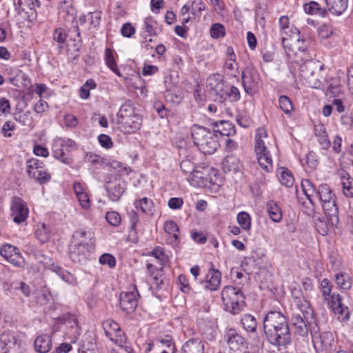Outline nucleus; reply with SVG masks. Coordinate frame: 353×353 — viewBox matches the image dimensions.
<instances>
[{
    "mask_svg": "<svg viewBox=\"0 0 353 353\" xmlns=\"http://www.w3.org/2000/svg\"><path fill=\"white\" fill-rule=\"evenodd\" d=\"M216 125L219 127L216 131L223 136L229 137L236 133L234 126L229 121H221L219 125L217 123Z\"/></svg>",
    "mask_w": 353,
    "mask_h": 353,
    "instance_id": "79ce46f5",
    "label": "nucleus"
},
{
    "mask_svg": "<svg viewBox=\"0 0 353 353\" xmlns=\"http://www.w3.org/2000/svg\"><path fill=\"white\" fill-rule=\"evenodd\" d=\"M264 334L268 341L276 347L286 346L291 342L289 325L280 312L270 311L263 319Z\"/></svg>",
    "mask_w": 353,
    "mask_h": 353,
    "instance_id": "f257e3e1",
    "label": "nucleus"
},
{
    "mask_svg": "<svg viewBox=\"0 0 353 353\" xmlns=\"http://www.w3.org/2000/svg\"><path fill=\"white\" fill-rule=\"evenodd\" d=\"M279 25L281 29V41L283 48L285 49V54L289 59H292L296 57H299V54L296 52H294V49L291 48V44L289 43V39L284 35L287 34V32L285 31L286 28H288L289 25V19L286 16H282L279 19Z\"/></svg>",
    "mask_w": 353,
    "mask_h": 353,
    "instance_id": "2eb2a0df",
    "label": "nucleus"
},
{
    "mask_svg": "<svg viewBox=\"0 0 353 353\" xmlns=\"http://www.w3.org/2000/svg\"><path fill=\"white\" fill-rule=\"evenodd\" d=\"M103 327L104 329L105 335L108 337H112L114 333L121 330L119 324L117 322L110 319L105 321L103 323Z\"/></svg>",
    "mask_w": 353,
    "mask_h": 353,
    "instance_id": "09e8293b",
    "label": "nucleus"
},
{
    "mask_svg": "<svg viewBox=\"0 0 353 353\" xmlns=\"http://www.w3.org/2000/svg\"><path fill=\"white\" fill-rule=\"evenodd\" d=\"M331 307L334 313L337 315L338 319L341 321H345L349 319L350 310L342 303L341 297L339 294H333L331 296Z\"/></svg>",
    "mask_w": 353,
    "mask_h": 353,
    "instance_id": "f3484780",
    "label": "nucleus"
},
{
    "mask_svg": "<svg viewBox=\"0 0 353 353\" xmlns=\"http://www.w3.org/2000/svg\"><path fill=\"white\" fill-rule=\"evenodd\" d=\"M165 97L167 101L173 103L179 104L184 97V92L181 89L175 88L172 91H166Z\"/></svg>",
    "mask_w": 353,
    "mask_h": 353,
    "instance_id": "4c0bfd02",
    "label": "nucleus"
},
{
    "mask_svg": "<svg viewBox=\"0 0 353 353\" xmlns=\"http://www.w3.org/2000/svg\"><path fill=\"white\" fill-rule=\"evenodd\" d=\"M227 99H230L231 101H236L240 99V92L237 88L235 86H231L229 91L225 89L223 94V97L220 102L225 101Z\"/></svg>",
    "mask_w": 353,
    "mask_h": 353,
    "instance_id": "8fccbe9b",
    "label": "nucleus"
},
{
    "mask_svg": "<svg viewBox=\"0 0 353 353\" xmlns=\"http://www.w3.org/2000/svg\"><path fill=\"white\" fill-rule=\"evenodd\" d=\"M259 261V259H256L254 256L245 258L241 263L243 270L248 274L256 272L261 268Z\"/></svg>",
    "mask_w": 353,
    "mask_h": 353,
    "instance_id": "bb28decb",
    "label": "nucleus"
},
{
    "mask_svg": "<svg viewBox=\"0 0 353 353\" xmlns=\"http://www.w3.org/2000/svg\"><path fill=\"white\" fill-rule=\"evenodd\" d=\"M266 136L267 133L264 129H259L257 130L255 136L256 143L254 146V150L256 154H259L266 150L263 140L262 139V137H265Z\"/></svg>",
    "mask_w": 353,
    "mask_h": 353,
    "instance_id": "a19ab883",
    "label": "nucleus"
},
{
    "mask_svg": "<svg viewBox=\"0 0 353 353\" xmlns=\"http://www.w3.org/2000/svg\"><path fill=\"white\" fill-rule=\"evenodd\" d=\"M31 178H33L40 184L45 183L50 181V174L46 170H43V168L40 169L37 173L34 176H32Z\"/></svg>",
    "mask_w": 353,
    "mask_h": 353,
    "instance_id": "680f3d73",
    "label": "nucleus"
},
{
    "mask_svg": "<svg viewBox=\"0 0 353 353\" xmlns=\"http://www.w3.org/2000/svg\"><path fill=\"white\" fill-rule=\"evenodd\" d=\"M50 270L52 272H55L57 274H58L61 279H63L65 282L68 283V284L72 285H77L78 282L77 278L70 273L69 272L63 270L62 268L59 267V265L52 263L49 266Z\"/></svg>",
    "mask_w": 353,
    "mask_h": 353,
    "instance_id": "393cba45",
    "label": "nucleus"
},
{
    "mask_svg": "<svg viewBox=\"0 0 353 353\" xmlns=\"http://www.w3.org/2000/svg\"><path fill=\"white\" fill-rule=\"evenodd\" d=\"M100 263L103 265H108L110 268L115 266L116 260L115 258L110 254H103L99 258Z\"/></svg>",
    "mask_w": 353,
    "mask_h": 353,
    "instance_id": "338daca9",
    "label": "nucleus"
},
{
    "mask_svg": "<svg viewBox=\"0 0 353 353\" xmlns=\"http://www.w3.org/2000/svg\"><path fill=\"white\" fill-rule=\"evenodd\" d=\"M108 196L112 201H118L125 190L123 181L120 179L108 181L105 185Z\"/></svg>",
    "mask_w": 353,
    "mask_h": 353,
    "instance_id": "dca6fc26",
    "label": "nucleus"
},
{
    "mask_svg": "<svg viewBox=\"0 0 353 353\" xmlns=\"http://www.w3.org/2000/svg\"><path fill=\"white\" fill-rule=\"evenodd\" d=\"M221 298L225 310L234 314H238L245 306L243 292L233 286L224 287L221 292Z\"/></svg>",
    "mask_w": 353,
    "mask_h": 353,
    "instance_id": "20e7f679",
    "label": "nucleus"
},
{
    "mask_svg": "<svg viewBox=\"0 0 353 353\" xmlns=\"http://www.w3.org/2000/svg\"><path fill=\"white\" fill-rule=\"evenodd\" d=\"M222 166L225 172H236L239 170V161L234 156H227L222 161Z\"/></svg>",
    "mask_w": 353,
    "mask_h": 353,
    "instance_id": "2f4dec72",
    "label": "nucleus"
},
{
    "mask_svg": "<svg viewBox=\"0 0 353 353\" xmlns=\"http://www.w3.org/2000/svg\"><path fill=\"white\" fill-rule=\"evenodd\" d=\"M323 69V64L316 59H308L300 66V74L309 86H315L318 81L312 77Z\"/></svg>",
    "mask_w": 353,
    "mask_h": 353,
    "instance_id": "39448f33",
    "label": "nucleus"
},
{
    "mask_svg": "<svg viewBox=\"0 0 353 353\" xmlns=\"http://www.w3.org/2000/svg\"><path fill=\"white\" fill-rule=\"evenodd\" d=\"M256 156L260 166L266 172H270L272 169V161L269 152L266 150Z\"/></svg>",
    "mask_w": 353,
    "mask_h": 353,
    "instance_id": "c9c22d12",
    "label": "nucleus"
},
{
    "mask_svg": "<svg viewBox=\"0 0 353 353\" xmlns=\"http://www.w3.org/2000/svg\"><path fill=\"white\" fill-rule=\"evenodd\" d=\"M336 283L341 288L348 290L351 288L350 278L347 274H338L336 275Z\"/></svg>",
    "mask_w": 353,
    "mask_h": 353,
    "instance_id": "603ef678",
    "label": "nucleus"
},
{
    "mask_svg": "<svg viewBox=\"0 0 353 353\" xmlns=\"http://www.w3.org/2000/svg\"><path fill=\"white\" fill-rule=\"evenodd\" d=\"M117 123L123 132L134 133L140 129L142 125V118L140 114H138L122 120H117Z\"/></svg>",
    "mask_w": 353,
    "mask_h": 353,
    "instance_id": "4468645a",
    "label": "nucleus"
},
{
    "mask_svg": "<svg viewBox=\"0 0 353 353\" xmlns=\"http://www.w3.org/2000/svg\"><path fill=\"white\" fill-rule=\"evenodd\" d=\"M191 133L194 145L203 153L211 154L217 150L219 144L215 132L199 125H194Z\"/></svg>",
    "mask_w": 353,
    "mask_h": 353,
    "instance_id": "7ed1b4c3",
    "label": "nucleus"
},
{
    "mask_svg": "<svg viewBox=\"0 0 353 353\" xmlns=\"http://www.w3.org/2000/svg\"><path fill=\"white\" fill-rule=\"evenodd\" d=\"M206 281L203 282L204 283V288L210 291H215L219 288L221 280V273L218 270L211 268L206 276Z\"/></svg>",
    "mask_w": 353,
    "mask_h": 353,
    "instance_id": "a211bd4d",
    "label": "nucleus"
},
{
    "mask_svg": "<svg viewBox=\"0 0 353 353\" xmlns=\"http://www.w3.org/2000/svg\"><path fill=\"white\" fill-rule=\"evenodd\" d=\"M311 335L314 346L319 345L321 347H326L327 345H330L329 341H326L325 339H328L329 337H331L332 334L330 333H324L323 334H321L316 330H314V332H312Z\"/></svg>",
    "mask_w": 353,
    "mask_h": 353,
    "instance_id": "ea45409f",
    "label": "nucleus"
},
{
    "mask_svg": "<svg viewBox=\"0 0 353 353\" xmlns=\"http://www.w3.org/2000/svg\"><path fill=\"white\" fill-rule=\"evenodd\" d=\"M53 39L59 44V48H62V45L65 43L66 39L65 30L62 28H57L54 31Z\"/></svg>",
    "mask_w": 353,
    "mask_h": 353,
    "instance_id": "0e129e2a",
    "label": "nucleus"
},
{
    "mask_svg": "<svg viewBox=\"0 0 353 353\" xmlns=\"http://www.w3.org/2000/svg\"><path fill=\"white\" fill-rule=\"evenodd\" d=\"M241 79L244 90L248 94H252L257 92L259 76L254 70L245 68L241 72Z\"/></svg>",
    "mask_w": 353,
    "mask_h": 353,
    "instance_id": "9d476101",
    "label": "nucleus"
},
{
    "mask_svg": "<svg viewBox=\"0 0 353 353\" xmlns=\"http://www.w3.org/2000/svg\"><path fill=\"white\" fill-rule=\"evenodd\" d=\"M56 146L66 148L68 150L76 148V143L72 139H56Z\"/></svg>",
    "mask_w": 353,
    "mask_h": 353,
    "instance_id": "69168bd1",
    "label": "nucleus"
},
{
    "mask_svg": "<svg viewBox=\"0 0 353 353\" xmlns=\"http://www.w3.org/2000/svg\"><path fill=\"white\" fill-rule=\"evenodd\" d=\"M34 350L39 353H47L52 347L51 338L48 334L38 336L34 343Z\"/></svg>",
    "mask_w": 353,
    "mask_h": 353,
    "instance_id": "4be33fe9",
    "label": "nucleus"
},
{
    "mask_svg": "<svg viewBox=\"0 0 353 353\" xmlns=\"http://www.w3.org/2000/svg\"><path fill=\"white\" fill-rule=\"evenodd\" d=\"M2 353H23L21 342L10 332H3L0 335Z\"/></svg>",
    "mask_w": 353,
    "mask_h": 353,
    "instance_id": "0eeeda50",
    "label": "nucleus"
},
{
    "mask_svg": "<svg viewBox=\"0 0 353 353\" xmlns=\"http://www.w3.org/2000/svg\"><path fill=\"white\" fill-rule=\"evenodd\" d=\"M105 219L107 221L113 226L119 225L121 221V217L120 214L114 211L107 212Z\"/></svg>",
    "mask_w": 353,
    "mask_h": 353,
    "instance_id": "bf43d9fd",
    "label": "nucleus"
},
{
    "mask_svg": "<svg viewBox=\"0 0 353 353\" xmlns=\"http://www.w3.org/2000/svg\"><path fill=\"white\" fill-rule=\"evenodd\" d=\"M327 10L334 15H341L347 7V0H325Z\"/></svg>",
    "mask_w": 353,
    "mask_h": 353,
    "instance_id": "a878e982",
    "label": "nucleus"
},
{
    "mask_svg": "<svg viewBox=\"0 0 353 353\" xmlns=\"http://www.w3.org/2000/svg\"><path fill=\"white\" fill-rule=\"evenodd\" d=\"M136 208L140 206L143 212L147 214H153L154 212V203L152 200L147 198H143L139 201L135 202Z\"/></svg>",
    "mask_w": 353,
    "mask_h": 353,
    "instance_id": "49530a36",
    "label": "nucleus"
},
{
    "mask_svg": "<svg viewBox=\"0 0 353 353\" xmlns=\"http://www.w3.org/2000/svg\"><path fill=\"white\" fill-rule=\"evenodd\" d=\"M63 148L64 147L56 146L55 139L52 146L53 155L56 159L60 160L62 163L65 164H70L72 163V159L68 156L65 157Z\"/></svg>",
    "mask_w": 353,
    "mask_h": 353,
    "instance_id": "c03bdc74",
    "label": "nucleus"
},
{
    "mask_svg": "<svg viewBox=\"0 0 353 353\" xmlns=\"http://www.w3.org/2000/svg\"><path fill=\"white\" fill-rule=\"evenodd\" d=\"M18 248L10 244H6L0 248V254L6 260L12 255L17 253Z\"/></svg>",
    "mask_w": 353,
    "mask_h": 353,
    "instance_id": "864d4df0",
    "label": "nucleus"
},
{
    "mask_svg": "<svg viewBox=\"0 0 353 353\" xmlns=\"http://www.w3.org/2000/svg\"><path fill=\"white\" fill-rule=\"evenodd\" d=\"M155 24L156 21L151 17L146 18L144 21L143 28L150 36L157 34Z\"/></svg>",
    "mask_w": 353,
    "mask_h": 353,
    "instance_id": "e2e57ef3",
    "label": "nucleus"
},
{
    "mask_svg": "<svg viewBox=\"0 0 353 353\" xmlns=\"http://www.w3.org/2000/svg\"><path fill=\"white\" fill-rule=\"evenodd\" d=\"M105 62L108 68L114 72L118 77H121V74L117 66L116 61L113 57L112 50L107 48L105 52Z\"/></svg>",
    "mask_w": 353,
    "mask_h": 353,
    "instance_id": "a18cd8bd",
    "label": "nucleus"
},
{
    "mask_svg": "<svg viewBox=\"0 0 353 353\" xmlns=\"http://www.w3.org/2000/svg\"><path fill=\"white\" fill-rule=\"evenodd\" d=\"M207 88L216 96L215 101H221L225 89L222 77L219 74L210 75L207 79Z\"/></svg>",
    "mask_w": 353,
    "mask_h": 353,
    "instance_id": "f8f14e48",
    "label": "nucleus"
},
{
    "mask_svg": "<svg viewBox=\"0 0 353 353\" xmlns=\"http://www.w3.org/2000/svg\"><path fill=\"white\" fill-rule=\"evenodd\" d=\"M301 188L307 199L310 201V203L313 205L312 196L316 192L314 184L308 179H303L301 181Z\"/></svg>",
    "mask_w": 353,
    "mask_h": 353,
    "instance_id": "37998d69",
    "label": "nucleus"
},
{
    "mask_svg": "<svg viewBox=\"0 0 353 353\" xmlns=\"http://www.w3.org/2000/svg\"><path fill=\"white\" fill-rule=\"evenodd\" d=\"M210 34L212 38L219 39L225 35V28L221 23H215L210 28Z\"/></svg>",
    "mask_w": 353,
    "mask_h": 353,
    "instance_id": "6e6d98bb",
    "label": "nucleus"
},
{
    "mask_svg": "<svg viewBox=\"0 0 353 353\" xmlns=\"http://www.w3.org/2000/svg\"><path fill=\"white\" fill-rule=\"evenodd\" d=\"M138 114H139L136 113L134 111V107L132 102L130 100H128L121 105L119 110L117 112V120H122Z\"/></svg>",
    "mask_w": 353,
    "mask_h": 353,
    "instance_id": "c85d7f7f",
    "label": "nucleus"
},
{
    "mask_svg": "<svg viewBox=\"0 0 353 353\" xmlns=\"http://www.w3.org/2000/svg\"><path fill=\"white\" fill-rule=\"evenodd\" d=\"M267 210L270 219L276 223L280 222L282 219V212L278 204L274 201L267 203Z\"/></svg>",
    "mask_w": 353,
    "mask_h": 353,
    "instance_id": "7c9ffc66",
    "label": "nucleus"
},
{
    "mask_svg": "<svg viewBox=\"0 0 353 353\" xmlns=\"http://www.w3.org/2000/svg\"><path fill=\"white\" fill-rule=\"evenodd\" d=\"M291 323L294 329L295 334L301 336H307L309 331L312 334V332L316 327L314 319H312V321H307L306 317H302L300 314H292Z\"/></svg>",
    "mask_w": 353,
    "mask_h": 353,
    "instance_id": "423d86ee",
    "label": "nucleus"
},
{
    "mask_svg": "<svg viewBox=\"0 0 353 353\" xmlns=\"http://www.w3.org/2000/svg\"><path fill=\"white\" fill-rule=\"evenodd\" d=\"M164 230L169 235L167 241L172 245H176L179 242V228L173 221H167L164 223Z\"/></svg>",
    "mask_w": 353,
    "mask_h": 353,
    "instance_id": "412c9836",
    "label": "nucleus"
},
{
    "mask_svg": "<svg viewBox=\"0 0 353 353\" xmlns=\"http://www.w3.org/2000/svg\"><path fill=\"white\" fill-rule=\"evenodd\" d=\"M137 291L121 292L120 294V307L127 314L133 312L137 307Z\"/></svg>",
    "mask_w": 353,
    "mask_h": 353,
    "instance_id": "ddd939ff",
    "label": "nucleus"
},
{
    "mask_svg": "<svg viewBox=\"0 0 353 353\" xmlns=\"http://www.w3.org/2000/svg\"><path fill=\"white\" fill-rule=\"evenodd\" d=\"M11 216L14 223L19 224L24 222L29 214L26 203L19 197H14L10 206Z\"/></svg>",
    "mask_w": 353,
    "mask_h": 353,
    "instance_id": "1a4fd4ad",
    "label": "nucleus"
},
{
    "mask_svg": "<svg viewBox=\"0 0 353 353\" xmlns=\"http://www.w3.org/2000/svg\"><path fill=\"white\" fill-rule=\"evenodd\" d=\"M225 338L230 348L234 351L241 350L243 347L244 339L237 334L234 329L228 330L225 335Z\"/></svg>",
    "mask_w": 353,
    "mask_h": 353,
    "instance_id": "6ab92c4d",
    "label": "nucleus"
},
{
    "mask_svg": "<svg viewBox=\"0 0 353 353\" xmlns=\"http://www.w3.org/2000/svg\"><path fill=\"white\" fill-rule=\"evenodd\" d=\"M152 255L159 261V263L162 265L165 264L168 261V256L164 253L163 248L160 247L155 248L152 251Z\"/></svg>",
    "mask_w": 353,
    "mask_h": 353,
    "instance_id": "4d7b16f0",
    "label": "nucleus"
},
{
    "mask_svg": "<svg viewBox=\"0 0 353 353\" xmlns=\"http://www.w3.org/2000/svg\"><path fill=\"white\" fill-rule=\"evenodd\" d=\"M108 338L119 347L124 345L128 342L125 334L121 330L114 333L112 337L109 336Z\"/></svg>",
    "mask_w": 353,
    "mask_h": 353,
    "instance_id": "13d9d810",
    "label": "nucleus"
},
{
    "mask_svg": "<svg viewBox=\"0 0 353 353\" xmlns=\"http://www.w3.org/2000/svg\"><path fill=\"white\" fill-rule=\"evenodd\" d=\"M35 236L41 243L48 242L50 238V230L49 226L43 223L38 224L35 231Z\"/></svg>",
    "mask_w": 353,
    "mask_h": 353,
    "instance_id": "f704fd0d",
    "label": "nucleus"
},
{
    "mask_svg": "<svg viewBox=\"0 0 353 353\" xmlns=\"http://www.w3.org/2000/svg\"><path fill=\"white\" fill-rule=\"evenodd\" d=\"M343 194L347 197H353V179L345 172H339Z\"/></svg>",
    "mask_w": 353,
    "mask_h": 353,
    "instance_id": "cd10ccee",
    "label": "nucleus"
},
{
    "mask_svg": "<svg viewBox=\"0 0 353 353\" xmlns=\"http://www.w3.org/2000/svg\"><path fill=\"white\" fill-rule=\"evenodd\" d=\"M145 353H176V347L171 338L157 340L146 344Z\"/></svg>",
    "mask_w": 353,
    "mask_h": 353,
    "instance_id": "6e6552de",
    "label": "nucleus"
},
{
    "mask_svg": "<svg viewBox=\"0 0 353 353\" xmlns=\"http://www.w3.org/2000/svg\"><path fill=\"white\" fill-rule=\"evenodd\" d=\"M322 207L332 225H336L339 223V212L336 204V199L322 203Z\"/></svg>",
    "mask_w": 353,
    "mask_h": 353,
    "instance_id": "aec40b11",
    "label": "nucleus"
},
{
    "mask_svg": "<svg viewBox=\"0 0 353 353\" xmlns=\"http://www.w3.org/2000/svg\"><path fill=\"white\" fill-rule=\"evenodd\" d=\"M315 195L318 196L321 203L335 199L334 194L332 192L329 185L327 184L320 185Z\"/></svg>",
    "mask_w": 353,
    "mask_h": 353,
    "instance_id": "473e14b6",
    "label": "nucleus"
},
{
    "mask_svg": "<svg viewBox=\"0 0 353 353\" xmlns=\"http://www.w3.org/2000/svg\"><path fill=\"white\" fill-rule=\"evenodd\" d=\"M94 250L93 234L85 230H78L72 235V245L70 248V257L74 263H83Z\"/></svg>",
    "mask_w": 353,
    "mask_h": 353,
    "instance_id": "f03ea898",
    "label": "nucleus"
},
{
    "mask_svg": "<svg viewBox=\"0 0 353 353\" xmlns=\"http://www.w3.org/2000/svg\"><path fill=\"white\" fill-rule=\"evenodd\" d=\"M36 300L39 304L45 305L52 300L51 292L44 286L36 292Z\"/></svg>",
    "mask_w": 353,
    "mask_h": 353,
    "instance_id": "58836bf2",
    "label": "nucleus"
},
{
    "mask_svg": "<svg viewBox=\"0 0 353 353\" xmlns=\"http://www.w3.org/2000/svg\"><path fill=\"white\" fill-rule=\"evenodd\" d=\"M281 109L285 113L289 114L293 109L292 103L290 99L285 96H281L279 99Z\"/></svg>",
    "mask_w": 353,
    "mask_h": 353,
    "instance_id": "5fc2aeb1",
    "label": "nucleus"
},
{
    "mask_svg": "<svg viewBox=\"0 0 353 353\" xmlns=\"http://www.w3.org/2000/svg\"><path fill=\"white\" fill-rule=\"evenodd\" d=\"M243 327L248 332H254L257 326V323L255 318L251 314H245L241 320Z\"/></svg>",
    "mask_w": 353,
    "mask_h": 353,
    "instance_id": "e433bc0d",
    "label": "nucleus"
},
{
    "mask_svg": "<svg viewBox=\"0 0 353 353\" xmlns=\"http://www.w3.org/2000/svg\"><path fill=\"white\" fill-rule=\"evenodd\" d=\"M180 168L181 170L186 174H191L194 169L196 168L194 167V163L189 159H184L180 163Z\"/></svg>",
    "mask_w": 353,
    "mask_h": 353,
    "instance_id": "774afa93",
    "label": "nucleus"
},
{
    "mask_svg": "<svg viewBox=\"0 0 353 353\" xmlns=\"http://www.w3.org/2000/svg\"><path fill=\"white\" fill-rule=\"evenodd\" d=\"M326 95L330 97H340L343 95L341 85L338 78H332L327 85Z\"/></svg>",
    "mask_w": 353,
    "mask_h": 353,
    "instance_id": "c756f323",
    "label": "nucleus"
},
{
    "mask_svg": "<svg viewBox=\"0 0 353 353\" xmlns=\"http://www.w3.org/2000/svg\"><path fill=\"white\" fill-rule=\"evenodd\" d=\"M43 163L37 159H31L27 161V174L30 177L34 176L37 172L43 168Z\"/></svg>",
    "mask_w": 353,
    "mask_h": 353,
    "instance_id": "de8ad7c7",
    "label": "nucleus"
},
{
    "mask_svg": "<svg viewBox=\"0 0 353 353\" xmlns=\"http://www.w3.org/2000/svg\"><path fill=\"white\" fill-rule=\"evenodd\" d=\"M304 10L309 14H318L323 17L327 15V11L325 9H323L316 1H310L308 3H305L304 5Z\"/></svg>",
    "mask_w": 353,
    "mask_h": 353,
    "instance_id": "72a5a7b5",
    "label": "nucleus"
},
{
    "mask_svg": "<svg viewBox=\"0 0 353 353\" xmlns=\"http://www.w3.org/2000/svg\"><path fill=\"white\" fill-rule=\"evenodd\" d=\"M237 221L241 227L248 230L251 226V218L248 213L245 212H241L237 215Z\"/></svg>",
    "mask_w": 353,
    "mask_h": 353,
    "instance_id": "3c124183",
    "label": "nucleus"
},
{
    "mask_svg": "<svg viewBox=\"0 0 353 353\" xmlns=\"http://www.w3.org/2000/svg\"><path fill=\"white\" fill-rule=\"evenodd\" d=\"M298 310L293 314H300L302 317H306V320L312 321L314 319V312L310 303L305 299H299L296 301Z\"/></svg>",
    "mask_w": 353,
    "mask_h": 353,
    "instance_id": "b1692460",
    "label": "nucleus"
},
{
    "mask_svg": "<svg viewBox=\"0 0 353 353\" xmlns=\"http://www.w3.org/2000/svg\"><path fill=\"white\" fill-rule=\"evenodd\" d=\"M204 343L199 339L188 340L183 345L181 353H204Z\"/></svg>",
    "mask_w": 353,
    "mask_h": 353,
    "instance_id": "5701e85b",
    "label": "nucleus"
},
{
    "mask_svg": "<svg viewBox=\"0 0 353 353\" xmlns=\"http://www.w3.org/2000/svg\"><path fill=\"white\" fill-rule=\"evenodd\" d=\"M280 182L286 187H292L294 184V177L289 170H283L281 174Z\"/></svg>",
    "mask_w": 353,
    "mask_h": 353,
    "instance_id": "052dcab7",
    "label": "nucleus"
},
{
    "mask_svg": "<svg viewBox=\"0 0 353 353\" xmlns=\"http://www.w3.org/2000/svg\"><path fill=\"white\" fill-rule=\"evenodd\" d=\"M210 168L196 167L188 178L190 183L194 187H203L211 181L209 176Z\"/></svg>",
    "mask_w": 353,
    "mask_h": 353,
    "instance_id": "9b49d317",
    "label": "nucleus"
}]
</instances>
